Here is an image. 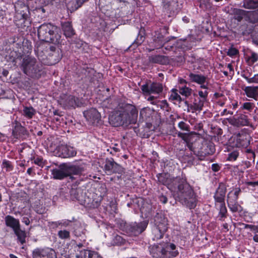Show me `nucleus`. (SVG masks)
<instances>
[{
	"label": "nucleus",
	"instance_id": "55",
	"mask_svg": "<svg viewBox=\"0 0 258 258\" xmlns=\"http://www.w3.org/2000/svg\"><path fill=\"white\" fill-rule=\"evenodd\" d=\"M64 0H44L45 3L48 4L55 5L56 6L63 4Z\"/></svg>",
	"mask_w": 258,
	"mask_h": 258
},
{
	"label": "nucleus",
	"instance_id": "28",
	"mask_svg": "<svg viewBox=\"0 0 258 258\" xmlns=\"http://www.w3.org/2000/svg\"><path fill=\"white\" fill-rule=\"evenodd\" d=\"M88 1V0H71L67 4V9L71 13H72L80 8L84 3Z\"/></svg>",
	"mask_w": 258,
	"mask_h": 258
},
{
	"label": "nucleus",
	"instance_id": "23",
	"mask_svg": "<svg viewBox=\"0 0 258 258\" xmlns=\"http://www.w3.org/2000/svg\"><path fill=\"white\" fill-rule=\"evenodd\" d=\"M176 246L174 244L164 243V256L165 258H173L176 256L178 252L175 250Z\"/></svg>",
	"mask_w": 258,
	"mask_h": 258
},
{
	"label": "nucleus",
	"instance_id": "27",
	"mask_svg": "<svg viewBox=\"0 0 258 258\" xmlns=\"http://www.w3.org/2000/svg\"><path fill=\"white\" fill-rule=\"evenodd\" d=\"M154 113V110L147 107L142 108L140 112V120L142 121H150Z\"/></svg>",
	"mask_w": 258,
	"mask_h": 258
},
{
	"label": "nucleus",
	"instance_id": "31",
	"mask_svg": "<svg viewBox=\"0 0 258 258\" xmlns=\"http://www.w3.org/2000/svg\"><path fill=\"white\" fill-rule=\"evenodd\" d=\"M189 77L192 82L201 84L202 88L207 89V86L204 84L206 80V77L201 75L190 73Z\"/></svg>",
	"mask_w": 258,
	"mask_h": 258
},
{
	"label": "nucleus",
	"instance_id": "7",
	"mask_svg": "<svg viewBox=\"0 0 258 258\" xmlns=\"http://www.w3.org/2000/svg\"><path fill=\"white\" fill-rule=\"evenodd\" d=\"M148 224V223L146 221L131 223L125 226L124 230L131 236H138L145 230Z\"/></svg>",
	"mask_w": 258,
	"mask_h": 258
},
{
	"label": "nucleus",
	"instance_id": "16",
	"mask_svg": "<svg viewBox=\"0 0 258 258\" xmlns=\"http://www.w3.org/2000/svg\"><path fill=\"white\" fill-rule=\"evenodd\" d=\"M84 115L86 119L93 124L99 122L101 118V115L98 110L94 108L84 112Z\"/></svg>",
	"mask_w": 258,
	"mask_h": 258
},
{
	"label": "nucleus",
	"instance_id": "62",
	"mask_svg": "<svg viewBox=\"0 0 258 258\" xmlns=\"http://www.w3.org/2000/svg\"><path fill=\"white\" fill-rule=\"evenodd\" d=\"M60 226L63 227H68L70 225V223L72 222V221L69 220H62L60 221Z\"/></svg>",
	"mask_w": 258,
	"mask_h": 258
},
{
	"label": "nucleus",
	"instance_id": "15",
	"mask_svg": "<svg viewBox=\"0 0 258 258\" xmlns=\"http://www.w3.org/2000/svg\"><path fill=\"white\" fill-rule=\"evenodd\" d=\"M60 102L67 108H75L80 105L79 99L72 95H63Z\"/></svg>",
	"mask_w": 258,
	"mask_h": 258
},
{
	"label": "nucleus",
	"instance_id": "42",
	"mask_svg": "<svg viewBox=\"0 0 258 258\" xmlns=\"http://www.w3.org/2000/svg\"><path fill=\"white\" fill-rule=\"evenodd\" d=\"M85 233V230L80 223L75 224L73 230L74 234L77 237L81 236Z\"/></svg>",
	"mask_w": 258,
	"mask_h": 258
},
{
	"label": "nucleus",
	"instance_id": "40",
	"mask_svg": "<svg viewBox=\"0 0 258 258\" xmlns=\"http://www.w3.org/2000/svg\"><path fill=\"white\" fill-rule=\"evenodd\" d=\"M243 7L247 9L258 10V0H243Z\"/></svg>",
	"mask_w": 258,
	"mask_h": 258
},
{
	"label": "nucleus",
	"instance_id": "13",
	"mask_svg": "<svg viewBox=\"0 0 258 258\" xmlns=\"http://www.w3.org/2000/svg\"><path fill=\"white\" fill-rule=\"evenodd\" d=\"M21 69L24 73L29 77L38 79L42 74V71L39 68V66H21Z\"/></svg>",
	"mask_w": 258,
	"mask_h": 258
},
{
	"label": "nucleus",
	"instance_id": "57",
	"mask_svg": "<svg viewBox=\"0 0 258 258\" xmlns=\"http://www.w3.org/2000/svg\"><path fill=\"white\" fill-rule=\"evenodd\" d=\"M199 95L200 96V97H199L198 98L206 102L208 95V92L206 90L204 91H199Z\"/></svg>",
	"mask_w": 258,
	"mask_h": 258
},
{
	"label": "nucleus",
	"instance_id": "50",
	"mask_svg": "<svg viewBox=\"0 0 258 258\" xmlns=\"http://www.w3.org/2000/svg\"><path fill=\"white\" fill-rule=\"evenodd\" d=\"M179 93L183 96L187 97L191 94V89L186 86L179 88Z\"/></svg>",
	"mask_w": 258,
	"mask_h": 258
},
{
	"label": "nucleus",
	"instance_id": "33",
	"mask_svg": "<svg viewBox=\"0 0 258 258\" xmlns=\"http://www.w3.org/2000/svg\"><path fill=\"white\" fill-rule=\"evenodd\" d=\"M246 96L255 99L258 97V86L245 87L243 89Z\"/></svg>",
	"mask_w": 258,
	"mask_h": 258
},
{
	"label": "nucleus",
	"instance_id": "22",
	"mask_svg": "<svg viewBox=\"0 0 258 258\" xmlns=\"http://www.w3.org/2000/svg\"><path fill=\"white\" fill-rule=\"evenodd\" d=\"M150 254L154 258H163L164 256V244H154L149 247Z\"/></svg>",
	"mask_w": 258,
	"mask_h": 258
},
{
	"label": "nucleus",
	"instance_id": "2",
	"mask_svg": "<svg viewBox=\"0 0 258 258\" xmlns=\"http://www.w3.org/2000/svg\"><path fill=\"white\" fill-rule=\"evenodd\" d=\"M37 35L41 41L54 44L61 43V33L60 29L50 23L41 25L38 28Z\"/></svg>",
	"mask_w": 258,
	"mask_h": 258
},
{
	"label": "nucleus",
	"instance_id": "45",
	"mask_svg": "<svg viewBox=\"0 0 258 258\" xmlns=\"http://www.w3.org/2000/svg\"><path fill=\"white\" fill-rule=\"evenodd\" d=\"M247 17L250 22L255 23L258 22V10L256 11L247 12Z\"/></svg>",
	"mask_w": 258,
	"mask_h": 258
},
{
	"label": "nucleus",
	"instance_id": "63",
	"mask_svg": "<svg viewBox=\"0 0 258 258\" xmlns=\"http://www.w3.org/2000/svg\"><path fill=\"white\" fill-rule=\"evenodd\" d=\"M246 185L252 186V187H258V181H247L245 182Z\"/></svg>",
	"mask_w": 258,
	"mask_h": 258
},
{
	"label": "nucleus",
	"instance_id": "21",
	"mask_svg": "<svg viewBox=\"0 0 258 258\" xmlns=\"http://www.w3.org/2000/svg\"><path fill=\"white\" fill-rule=\"evenodd\" d=\"M226 192V188L225 185L223 183H220L214 196L215 204L217 203H220V205L225 204Z\"/></svg>",
	"mask_w": 258,
	"mask_h": 258
},
{
	"label": "nucleus",
	"instance_id": "48",
	"mask_svg": "<svg viewBox=\"0 0 258 258\" xmlns=\"http://www.w3.org/2000/svg\"><path fill=\"white\" fill-rule=\"evenodd\" d=\"M2 167L3 169H5L7 172L12 171L14 168V166L12 162L6 159H4L3 160Z\"/></svg>",
	"mask_w": 258,
	"mask_h": 258
},
{
	"label": "nucleus",
	"instance_id": "25",
	"mask_svg": "<svg viewBox=\"0 0 258 258\" xmlns=\"http://www.w3.org/2000/svg\"><path fill=\"white\" fill-rule=\"evenodd\" d=\"M50 52L49 53V59L53 61L51 64H55L58 63L62 58V54L59 51H56V47L54 45H49L48 48Z\"/></svg>",
	"mask_w": 258,
	"mask_h": 258
},
{
	"label": "nucleus",
	"instance_id": "5",
	"mask_svg": "<svg viewBox=\"0 0 258 258\" xmlns=\"http://www.w3.org/2000/svg\"><path fill=\"white\" fill-rule=\"evenodd\" d=\"M188 147L190 150L192 151L190 145H188ZM215 151L214 143L208 141H204L199 149L193 150L194 154L197 155L201 160H204L207 156L213 154Z\"/></svg>",
	"mask_w": 258,
	"mask_h": 258
},
{
	"label": "nucleus",
	"instance_id": "18",
	"mask_svg": "<svg viewBox=\"0 0 258 258\" xmlns=\"http://www.w3.org/2000/svg\"><path fill=\"white\" fill-rule=\"evenodd\" d=\"M12 135L17 139H24L28 136V131L20 123L16 121L13 130Z\"/></svg>",
	"mask_w": 258,
	"mask_h": 258
},
{
	"label": "nucleus",
	"instance_id": "34",
	"mask_svg": "<svg viewBox=\"0 0 258 258\" xmlns=\"http://www.w3.org/2000/svg\"><path fill=\"white\" fill-rule=\"evenodd\" d=\"M61 27L64 35L67 37H71L75 34V31L73 28L71 22L69 21L65 22L62 23Z\"/></svg>",
	"mask_w": 258,
	"mask_h": 258
},
{
	"label": "nucleus",
	"instance_id": "49",
	"mask_svg": "<svg viewBox=\"0 0 258 258\" xmlns=\"http://www.w3.org/2000/svg\"><path fill=\"white\" fill-rule=\"evenodd\" d=\"M57 235L61 239H68L70 238V232L67 230H61L58 232Z\"/></svg>",
	"mask_w": 258,
	"mask_h": 258
},
{
	"label": "nucleus",
	"instance_id": "32",
	"mask_svg": "<svg viewBox=\"0 0 258 258\" xmlns=\"http://www.w3.org/2000/svg\"><path fill=\"white\" fill-rule=\"evenodd\" d=\"M215 206L219 211L217 216L218 220L221 221H224L225 219L228 216V212L225 204H220L219 206H218L217 204H215Z\"/></svg>",
	"mask_w": 258,
	"mask_h": 258
},
{
	"label": "nucleus",
	"instance_id": "54",
	"mask_svg": "<svg viewBox=\"0 0 258 258\" xmlns=\"http://www.w3.org/2000/svg\"><path fill=\"white\" fill-rule=\"evenodd\" d=\"M31 160H34V163L39 166H43L44 165V162L43 160V158L40 157H34L33 158H31Z\"/></svg>",
	"mask_w": 258,
	"mask_h": 258
},
{
	"label": "nucleus",
	"instance_id": "4",
	"mask_svg": "<svg viewBox=\"0 0 258 258\" xmlns=\"http://www.w3.org/2000/svg\"><path fill=\"white\" fill-rule=\"evenodd\" d=\"M14 8L15 14L14 21L16 25L21 28L28 27L31 23L28 6L23 1H17L14 4Z\"/></svg>",
	"mask_w": 258,
	"mask_h": 258
},
{
	"label": "nucleus",
	"instance_id": "37",
	"mask_svg": "<svg viewBox=\"0 0 258 258\" xmlns=\"http://www.w3.org/2000/svg\"><path fill=\"white\" fill-rule=\"evenodd\" d=\"M227 203L228 207L232 213H241L243 210L242 207L238 204V201Z\"/></svg>",
	"mask_w": 258,
	"mask_h": 258
},
{
	"label": "nucleus",
	"instance_id": "61",
	"mask_svg": "<svg viewBox=\"0 0 258 258\" xmlns=\"http://www.w3.org/2000/svg\"><path fill=\"white\" fill-rule=\"evenodd\" d=\"M244 227L245 229H250L251 230H256L258 231V226H255L252 225L244 224Z\"/></svg>",
	"mask_w": 258,
	"mask_h": 258
},
{
	"label": "nucleus",
	"instance_id": "64",
	"mask_svg": "<svg viewBox=\"0 0 258 258\" xmlns=\"http://www.w3.org/2000/svg\"><path fill=\"white\" fill-rule=\"evenodd\" d=\"M211 168L213 171L217 172L220 170V167L218 164L214 163L212 165Z\"/></svg>",
	"mask_w": 258,
	"mask_h": 258
},
{
	"label": "nucleus",
	"instance_id": "51",
	"mask_svg": "<svg viewBox=\"0 0 258 258\" xmlns=\"http://www.w3.org/2000/svg\"><path fill=\"white\" fill-rule=\"evenodd\" d=\"M113 243L115 245L123 244L125 242V240L121 236L116 235L113 238Z\"/></svg>",
	"mask_w": 258,
	"mask_h": 258
},
{
	"label": "nucleus",
	"instance_id": "6",
	"mask_svg": "<svg viewBox=\"0 0 258 258\" xmlns=\"http://www.w3.org/2000/svg\"><path fill=\"white\" fill-rule=\"evenodd\" d=\"M155 225L152 229V239L158 240L162 238L167 230V220L161 217L157 216L155 219Z\"/></svg>",
	"mask_w": 258,
	"mask_h": 258
},
{
	"label": "nucleus",
	"instance_id": "38",
	"mask_svg": "<svg viewBox=\"0 0 258 258\" xmlns=\"http://www.w3.org/2000/svg\"><path fill=\"white\" fill-rule=\"evenodd\" d=\"M81 258H102L98 252L89 250L81 251Z\"/></svg>",
	"mask_w": 258,
	"mask_h": 258
},
{
	"label": "nucleus",
	"instance_id": "59",
	"mask_svg": "<svg viewBox=\"0 0 258 258\" xmlns=\"http://www.w3.org/2000/svg\"><path fill=\"white\" fill-rule=\"evenodd\" d=\"M253 104L250 102H245L243 103V108L247 110H250L252 108Z\"/></svg>",
	"mask_w": 258,
	"mask_h": 258
},
{
	"label": "nucleus",
	"instance_id": "11",
	"mask_svg": "<svg viewBox=\"0 0 258 258\" xmlns=\"http://www.w3.org/2000/svg\"><path fill=\"white\" fill-rule=\"evenodd\" d=\"M106 27V23L100 16H95L91 18L89 27L94 33L98 34L97 31H105Z\"/></svg>",
	"mask_w": 258,
	"mask_h": 258
},
{
	"label": "nucleus",
	"instance_id": "19",
	"mask_svg": "<svg viewBox=\"0 0 258 258\" xmlns=\"http://www.w3.org/2000/svg\"><path fill=\"white\" fill-rule=\"evenodd\" d=\"M51 173L54 179L61 180L68 176L66 163L60 164L58 168L51 170Z\"/></svg>",
	"mask_w": 258,
	"mask_h": 258
},
{
	"label": "nucleus",
	"instance_id": "36",
	"mask_svg": "<svg viewBox=\"0 0 258 258\" xmlns=\"http://www.w3.org/2000/svg\"><path fill=\"white\" fill-rule=\"evenodd\" d=\"M232 14L234 18L238 22H240L244 17L247 16V12L242 9L234 8L232 10Z\"/></svg>",
	"mask_w": 258,
	"mask_h": 258
},
{
	"label": "nucleus",
	"instance_id": "8",
	"mask_svg": "<svg viewBox=\"0 0 258 258\" xmlns=\"http://www.w3.org/2000/svg\"><path fill=\"white\" fill-rule=\"evenodd\" d=\"M53 154L55 156L61 158H71L76 155L77 150L73 147L61 144L55 148L53 151Z\"/></svg>",
	"mask_w": 258,
	"mask_h": 258
},
{
	"label": "nucleus",
	"instance_id": "58",
	"mask_svg": "<svg viewBox=\"0 0 258 258\" xmlns=\"http://www.w3.org/2000/svg\"><path fill=\"white\" fill-rule=\"evenodd\" d=\"M178 126L182 131H188L189 125L184 121L179 122Z\"/></svg>",
	"mask_w": 258,
	"mask_h": 258
},
{
	"label": "nucleus",
	"instance_id": "43",
	"mask_svg": "<svg viewBox=\"0 0 258 258\" xmlns=\"http://www.w3.org/2000/svg\"><path fill=\"white\" fill-rule=\"evenodd\" d=\"M14 232L17 235L18 240L21 242L22 244L25 243L26 235L24 231L21 230L20 227Z\"/></svg>",
	"mask_w": 258,
	"mask_h": 258
},
{
	"label": "nucleus",
	"instance_id": "47",
	"mask_svg": "<svg viewBox=\"0 0 258 258\" xmlns=\"http://www.w3.org/2000/svg\"><path fill=\"white\" fill-rule=\"evenodd\" d=\"M239 149H235L230 152L228 155L227 160L230 161H235L239 155Z\"/></svg>",
	"mask_w": 258,
	"mask_h": 258
},
{
	"label": "nucleus",
	"instance_id": "29",
	"mask_svg": "<svg viewBox=\"0 0 258 258\" xmlns=\"http://www.w3.org/2000/svg\"><path fill=\"white\" fill-rule=\"evenodd\" d=\"M6 224L8 227H11L14 231L20 227L19 220L14 218L13 217L8 215L5 218Z\"/></svg>",
	"mask_w": 258,
	"mask_h": 258
},
{
	"label": "nucleus",
	"instance_id": "46",
	"mask_svg": "<svg viewBox=\"0 0 258 258\" xmlns=\"http://www.w3.org/2000/svg\"><path fill=\"white\" fill-rule=\"evenodd\" d=\"M245 59L248 63H253L258 60V54L251 52L249 54H246Z\"/></svg>",
	"mask_w": 258,
	"mask_h": 258
},
{
	"label": "nucleus",
	"instance_id": "20",
	"mask_svg": "<svg viewBox=\"0 0 258 258\" xmlns=\"http://www.w3.org/2000/svg\"><path fill=\"white\" fill-rule=\"evenodd\" d=\"M205 102V101L197 98L195 99L192 104H189L187 101H185L184 103L187 107V112L195 113L197 111L200 112L203 110Z\"/></svg>",
	"mask_w": 258,
	"mask_h": 258
},
{
	"label": "nucleus",
	"instance_id": "44",
	"mask_svg": "<svg viewBox=\"0 0 258 258\" xmlns=\"http://www.w3.org/2000/svg\"><path fill=\"white\" fill-rule=\"evenodd\" d=\"M35 110L32 107H24L23 114L28 118H32L35 114Z\"/></svg>",
	"mask_w": 258,
	"mask_h": 258
},
{
	"label": "nucleus",
	"instance_id": "41",
	"mask_svg": "<svg viewBox=\"0 0 258 258\" xmlns=\"http://www.w3.org/2000/svg\"><path fill=\"white\" fill-rule=\"evenodd\" d=\"M74 44L76 48L81 49L83 51L88 52L89 46L87 43L78 39L75 41Z\"/></svg>",
	"mask_w": 258,
	"mask_h": 258
},
{
	"label": "nucleus",
	"instance_id": "56",
	"mask_svg": "<svg viewBox=\"0 0 258 258\" xmlns=\"http://www.w3.org/2000/svg\"><path fill=\"white\" fill-rule=\"evenodd\" d=\"M238 50L235 48L232 47H230L227 52V55L231 57H233L234 56L238 54Z\"/></svg>",
	"mask_w": 258,
	"mask_h": 258
},
{
	"label": "nucleus",
	"instance_id": "35",
	"mask_svg": "<svg viewBox=\"0 0 258 258\" xmlns=\"http://www.w3.org/2000/svg\"><path fill=\"white\" fill-rule=\"evenodd\" d=\"M241 191L239 187H236L230 191L227 195V202H237Z\"/></svg>",
	"mask_w": 258,
	"mask_h": 258
},
{
	"label": "nucleus",
	"instance_id": "53",
	"mask_svg": "<svg viewBox=\"0 0 258 258\" xmlns=\"http://www.w3.org/2000/svg\"><path fill=\"white\" fill-rule=\"evenodd\" d=\"M71 197L73 200L81 201L79 196V191L76 189H72L71 191Z\"/></svg>",
	"mask_w": 258,
	"mask_h": 258
},
{
	"label": "nucleus",
	"instance_id": "60",
	"mask_svg": "<svg viewBox=\"0 0 258 258\" xmlns=\"http://www.w3.org/2000/svg\"><path fill=\"white\" fill-rule=\"evenodd\" d=\"M35 52L37 53V57L40 61H42L45 59V55L43 56V55H41V53H43V52L39 53V48L37 49V50H35Z\"/></svg>",
	"mask_w": 258,
	"mask_h": 258
},
{
	"label": "nucleus",
	"instance_id": "17",
	"mask_svg": "<svg viewBox=\"0 0 258 258\" xmlns=\"http://www.w3.org/2000/svg\"><path fill=\"white\" fill-rule=\"evenodd\" d=\"M230 124L237 126H248L250 124L249 120L247 115L243 114L237 116H234L229 120Z\"/></svg>",
	"mask_w": 258,
	"mask_h": 258
},
{
	"label": "nucleus",
	"instance_id": "10",
	"mask_svg": "<svg viewBox=\"0 0 258 258\" xmlns=\"http://www.w3.org/2000/svg\"><path fill=\"white\" fill-rule=\"evenodd\" d=\"M123 168L116 163L112 158L106 160L104 165V171L108 175L113 173H121L123 172Z\"/></svg>",
	"mask_w": 258,
	"mask_h": 258
},
{
	"label": "nucleus",
	"instance_id": "24",
	"mask_svg": "<svg viewBox=\"0 0 258 258\" xmlns=\"http://www.w3.org/2000/svg\"><path fill=\"white\" fill-rule=\"evenodd\" d=\"M157 177L159 183L166 185L170 189H172L171 183L173 182H173L174 179L171 178L169 174L165 173H159L157 175Z\"/></svg>",
	"mask_w": 258,
	"mask_h": 258
},
{
	"label": "nucleus",
	"instance_id": "39",
	"mask_svg": "<svg viewBox=\"0 0 258 258\" xmlns=\"http://www.w3.org/2000/svg\"><path fill=\"white\" fill-rule=\"evenodd\" d=\"M169 100L173 102L174 104L177 103H180L182 101V98L178 94L177 90L173 89L171 90V94L169 97Z\"/></svg>",
	"mask_w": 258,
	"mask_h": 258
},
{
	"label": "nucleus",
	"instance_id": "9",
	"mask_svg": "<svg viewBox=\"0 0 258 258\" xmlns=\"http://www.w3.org/2000/svg\"><path fill=\"white\" fill-rule=\"evenodd\" d=\"M33 258H56L55 251L52 248H37L32 252Z\"/></svg>",
	"mask_w": 258,
	"mask_h": 258
},
{
	"label": "nucleus",
	"instance_id": "12",
	"mask_svg": "<svg viewBox=\"0 0 258 258\" xmlns=\"http://www.w3.org/2000/svg\"><path fill=\"white\" fill-rule=\"evenodd\" d=\"M22 46L23 54L21 56V58L23 59L22 64H35L37 62L36 59L30 54L32 51V45L23 44Z\"/></svg>",
	"mask_w": 258,
	"mask_h": 258
},
{
	"label": "nucleus",
	"instance_id": "1",
	"mask_svg": "<svg viewBox=\"0 0 258 258\" xmlns=\"http://www.w3.org/2000/svg\"><path fill=\"white\" fill-rule=\"evenodd\" d=\"M177 187L174 189L175 196L178 201L189 209H193L197 206L198 199L196 194L190 184L187 182L185 177H176L173 179Z\"/></svg>",
	"mask_w": 258,
	"mask_h": 258
},
{
	"label": "nucleus",
	"instance_id": "30",
	"mask_svg": "<svg viewBox=\"0 0 258 258\" xmlns=\"http://www.w3.org/2000/svg\"><path fill=\"white\" fill-rule=\"evenodd\" d=\"M149 60L150 63H159L162 65L167 64L169 63L168 57L160 55L150 56Z\"/></svg>",
	"mask_w": 258,
	"mask_h": 258
},
{
	"label": "nucleus",
	"instance_id": "26",
	"mask_svg": "<svg viewBox=\"0 0 258 258\" xmlns=\"http://www.w3.org/2000/svg\"><path fill=\"white\" fill-rule=\"evenodd\" d=\"M66 167L68 176L71 175H80L84 171V168L81 166L72 165L69 163H66Z\"/></svg>",
	"mask_w": 258,
	"mask_h": 258
},
{
	"label": "nucleus",
	"instance_id": "14",
	"mask_svg": "<svg viewBox=\"0 0 258 258\" xmlns=\"http://www.w3.org/2000/svg\"><path fill=\"white\" fill-rule=\"evenodd\" d=\"M141 90L145 94H159L162 92L163 86L159 83H153L151 84H144L141 86Z\"/></svg>",
	"mask_w": 258,
	"mask_h": 258
},
{
	"label": "nucleus",
	"instance_id": "52",
	"mask_svg": "<svg viewBox=\"0 0 258 258\" xmlns=\"http://www.w3.org/2000/svg\"><path fill=\"white\" fill-rule=\"evenodd\" d=\"M200 7L204 10H206L210 8V0H200Z\"/></svg>",
	"mask_w": 258,
	"mask_h": 258
},
{
	"label": "nucleus",
	"instance_id": "3",
	"mask_svg": "<svg viewBox=\"0 0 258 258\" xmlns=\"http://www.w3.org/2000/svg\"><path fill=\"white\" fill-rule=\"evenodd\" d=\"M138 111L136 107L130 104H125L122 110L119 111L115 117L116 126H127L131 124H135L137 121Z\"/></svg>",
	"mask_w": 258,
	"mask_h": 258
}]
</instances>
